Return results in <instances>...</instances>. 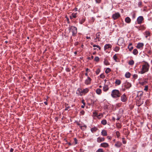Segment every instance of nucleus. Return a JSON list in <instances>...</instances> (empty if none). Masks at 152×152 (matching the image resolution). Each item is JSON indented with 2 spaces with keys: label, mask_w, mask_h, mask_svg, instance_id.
<instances>
[{
  "label": "nucleus",
  "mask_w": 152,
  "mask_h": 152,
  "mask_svg": "<svg viewBox=\"0 0 152 152\" xmlns=\"http://www.w3.org/2000/svg\"><path fill=\"white\" fill-rule=\"evenodd\" d=\"M121 95V94L118 90H113L111 92V96L114 98H119L120 97Z\"/></svg>",
  "instance_id": "nucleus-1"
},
{
  "label": "nucleus",
  "mask_w": 152,
  "mask_h": 152,
  "mask_svg": "<svg viewBox=\"0 0 152 152\" xmlns=\"http://www.w3.org/2000/svg\"><path fill=\"white\" fill-rule=\"evenodd\" d=\"M149 65L148 63L146 62L145 64L142 65V70L141 71V73L143 74L148 71Z\"/></svg>",
  "instance_id": "nucleus-2"
},
{
  "label": "nucleus",
  "mask_w": 152,
  "mask_h": 152,
  "mask_svg": "<svg viewBox=\"0 0 152 152\" xmlns=\"http://www.w3.org/2000/svg\"><path fill=\"white\" fill-rule=\"evenodd\" d=\"M71 29L72 33V35L73 36H75L77 32V28L75 26H72Z\"/></svg>",
  "instance_id": "nucleus-3"
},
{
  "label": "nucleus",
  "mask_w": 152,
  "mask_h": 152,
  "mask_svg": "<svg viewBox=\"0 0 152 152\" xmlns=\"http://www.w3.org/2000/svg\"><path fill=\"white\" fill-rule=\"evenodd\" d=\"M123 86L126 89H128L131 87L132 85L130 83L126 82L123 84Z\"/></svg>",
  "instance_id": "nucleus-4"
},
{
  "label": "nucleus",
  "mask_w": 152,
  "mask_h": 152,
  "mask_svg": "<svg viewBox=\"0 0 152 152\" xmlns=\"http://www.w3.org/2000/svg\"><path fill=\"white\" fill-rule=\"evenodd\" d=\"M120 16V15L119 13L117 12L113 15L112 18L114 20H115L118 18Z\"/></svg>",
  "instance_id": "nucleus-5"
},
{
  "label": "nucleus",
  "mask_w": 152,
  "mask_h": 152,
  "mask_svg": "<svg viewBox=\"0 0 152 152\" xmlns=\"http://www.w3.org/2000/svg\"><path fill=\"white\" fill-rule=\"evenodd\" d=\"M127 100L126 95L124 94L121 96V100L123 102H125Z\"/></svg>",
  "instance_id": "nucleus-6"
},
{
  "label": "nucleus",
  "mask_w": 152,
  "mask_h": 152,
  "mask_svg": "<svg viewBox=\"0 0 152 152\" xmlns=\"http://www.w3.org/2000/svg\"><path fill=\"white\" fill-rule=\"evenodd\" d=\"M144 18L142 16H139L137 19V23L138 24H141Z\"/></svg>",
  "instance_id": "nucleus-7"
},
{
  "label": "nucleus",
  "mask_w": 152,
  "mask_h": 152,
  "mask_svg": "<svg viewBox=\"0 0 152 152\" xmlns=\"http://www.w3.org/2000/svg\"><path fill=\"white\" fill-rule=\"evenodd\" d=\"M76 94H77L78 95H80V96H82L83 95V91L82 90L81 88H78L77 90L76 91Z\"/></svg>",
  "instance_id": "nucleus-8"
},
{
  "label": "nucleus",
  "mask_w": 152,
  "mask_h": 152,
  "mask_svg": "<svg viewBox=\"0 0 152 152\" xmlns=\"http://www.w3.org/2000/svg\"><path fill=\"white\" fill-rule=\"evenodd\" d=\"M91 78L89 77L88 76L87 77V79H86L85 82V83L86 85H88L90 84L91 83Z\"/></svg>",
  "instance_id": "nucleus-9"
},
{
  "label": "nucleus",
  "mask_w": 152,
  "mask_h": 152,
  "mask_svg": "<svg viewBox=\"0 0 152 152\" xmlns=\"http://www.w3.org/2000/svg\"><path fill=\"white\" fill-rule=\"evenodd\" d=\"M112 46L111 45L108 44H106L104 46V50L106 51L107 49L110 48L111 49Z\"/></svg>",
  "instance_id": "nucleus-10"
},
{
  "label": "nucleus",
  "mask_w": 152,
  "mask_h": 152,
  "mask_svg": "<svg viewBox=\"0 0 152 152\" xmlns=\"http://www.w3.org/2000/svg\"><path fill=\"white\" fill-rule=\"evenodd\" d=\"M143 46V43H139L137 44L136 47L138 49H142Z\"/></svg>",
  "instance_id": "nucleus-11"
},
{
  "label": "nucleus",
  "mask_w": 152,
  "mask_h": 152,
  "mask_svg": "<svg viewBox=\"0 0 152 152\" xmlns=\"http://www.w3.org/2000/svg\"><path fill=\"white\" fill-rule=\"evenodd\" d=\"M109 146V144L108 143L106 142H104L101 143L100 144V146L104 147V148H107Z\"/></svg>",
  "instance_id": "nucleus-12"
},
{
  "label": "nucleus",
  "mask_w": 152,
  "mask_h": 152,
  "mask_svg": "<svg viewBox=\"0 0 152 152\" xmlns=\"http://www.w3.org/2000/svg\"><path fill=\"white\" fill-rule=\"evenodd\" d=\"M105 140V138L104 137L101 138L100 137H98L97 139V141L100 143L104 141Z\"/></svg>",
  "instance_id": "nucleus-13"
},
{
  "label": "nucleus",
  "mask_w": 152,
  "mask_h": 152,
  "mask_svg": "<svg viewBox=\"0 0 152 152\" xmlns=\"http://www.w3.org/2000/svg\"><path fill=\"white\" fill-rule=\"evenodd\" d=\"M132 43H129L128 47V48L129 49V50L130 51H131L133 49V47L132 46Z\"/></svg>",
  "instance_id": "nucleus-14"
},
{
  "label": "nucleus",
  "mask_w": 152,
  "mask_h": 152,
  "mask_svg": "<svg viewBox=\"0 0 152 152\" xmlns=\"http://www.w3.org/2000/svg\"><path fill=\"white\" fill-rule=\"evenodd\" d=\"M122 145V144L121 143V142H117L115 144V145L117 148H119L120 147L121 145Z\"/></svg>",
  "instance_id": "nucleus-15"
},
{
  "label": "nucleus",
  "mask_w": 152,
  "mask_h": 152,
  "mask_svg": "<svg viewBox=\"0 0 152 152\" xmlns=\"http://www.w3.org/2000/svg\"><path fill=\"white\" fill-rule=\"evenodd\" d=\"M143 91H139L137 93V97H140V98L143 95Z\"/></svg>",
  "instance_id": "nucleus-16"
},
{
  "label": "nucleus",
  "mask_w": 152,
  "mask_h": 152,
  "mask_svg": "<svg viewBox=\"0 0 152 152\" xmlns=\"http://www.w3.org/2000/svg\"><path fill=\"white\" fill-rule=\"evenodd\" d=\"M100 32H98L96 34V38L95 39V40H96V39H98V41H100Z\"/></svg>",
  "instance_id": "nucleus-17"
},
{
  "label": "nucleus",
  "mask_w": 152,
  "mask_h": 152,
  "mask_svg": "<svg viewBox=\"0 0 152 152\" xmlns=\"http://www.w3.org/2000/svg\"><path fill=\"white\" fill-rule=\"evenodd\" d=\"M109 87L107 85H104V86L103 87V90L106 92L109 90Z\"/></svg>",
  "instance_id": "nucleus-18"
},
{
  "label": "nucleus",
  "mask_w": 152,
  "mask_h": 152,
  "mask_svg": "<svg viewBox=\"0 0 152 152\" xmlns=\"http://www.w3.org/2000/svg\"><path fill=\"white\" fill-rule=\"evenodd\" d=\"M98 130V128L95 126H94L93 128H91V130L92 132L94 133L96 132Z\"/></svg>",
  "instance_id": "nucleus-19"
},
{
  "label": "nucleus",
  "mask_w": 152,
  "mask_h": 152,
  "mask_svg": "<svg viewBox=\"0 0 152 152\" xmlns=\"http://www.w3.org/2000/svg\"><path fill=\"white\" fill-rule=\"evenodd\" d=\"M102 134L104 136H105L107 135V133L106 130H103L101 132Z\"/></svg>",
  "instance_id": "nucleus-20"
},
{
  "label": "nucleus",
  "mask_w": 152,
  "mask_h": 152,
  "mask_svg": "<svg viewBox=\"0 0 152 152\" xmlns=\"http://www.w3.org/2000/svg\"><path fill=\"white\" fill-rule=\"evenodd\" d=\"M125 22L128 23H129L131 22V19L129 17H127L125 19Z\"/></svg>",
  "instance_id": "nucleus-21"
},
{
  "label": "nucleus",
  "mask_w": 152,
  "mask_h": 152,
  "mask_svg": "<svg viewBox=\"0 0 152 152\" xmlns=\"http://www.w3.org/2000/svg\"><path fill=\"white\" fill-rule=\"evenodd\" d=\"M89 91V89L87 88H86L82 90L83 94H84L87 93Z\"/></svg>",
  "instance_id": "nucleus-22"
},
{
  "label": "nucleus",
  "mask_w": 152,
  "mask_h": 152,
  "mask_svg": "<svg viewBox=\"0 0 152 152\" xmlns=\"http://www.w3.org/2000/svg\"><path fill=\"white\" fill-rule=\"evenodd\" d=\"M145 37L147 38L148 37V36H150L151 34V33L150 31H145Z\"/></svg>",
  "instance_id": "nucleus-23"
},
{
  "label": "nucleus",
  "mask_w": 152,
  "mask_h": 152,
  "mask_svg": "<svg viewBox=\"0 0 152 152\" xmlns=\"http://www.w3.org/2000/svg\"><path fill=\"white\" fill-rule=\"evenodd\" d=\"M77 13H72V16H70V18L71 19H72L73 18H75L76 17Z\"/></svg>",
  "instance_id": "nucleus-24"
},
{
  "label": "nucleus",
  "mask_w": 152,
  "mask_h": 152,
  "mask_svg": "<svg viewBox=\"0 0 152 152\" xmlns=\"http://www.w3.org/2000/svg\"><path fill=\"white\" fill-rule=\"evenodd\" d=\"M96 94L98 95H100L102 93V90L100 88H97L96 90Z\"/></svg>",
  "instance_id": "nucleus-25"
},
{
  "label": "nucleus",
  "mask_w": 152,
  "mask_h": 152,
  "mask_svg": "<svg viewBox=\"0 0 152 152\" xmlns=\"http://www.w3.org/2000/svg\"><path fill=\"white\" fill-rule=\"evenodd\" d=\"M104 64L106 65H109L110 64V63L106 59H104Z\"/></svg>",
  "instance_id": "nucleus-26"
},
{
  "label": "nucleus",
  "mask_w": 152,
  "mask_h": 152,
  "mask_svg": "<svg viewBox=\"0 0 152 152\" xmlns=\"http://www.w3.org/2000/svg\"><path fill=\"white\" fill-rule=\"evenodd\" d=\"M121 81L120 80L117 79L116 80L115 83L117 85H119L121 84Z\"/></svg>",
  "instance_id": "nucleus-27"
},
{
  "label": "nucleus",
  "mask_w": 152,
  "mask_h": 152,
  "mask_svg": "<svg viewBox=\"0 0 152 152\" xmlns=\"http://www.w3.org/2000/svg\"><path fill=\"white\" fill-rule=\"evenodd\" d=\"M132 53L134 55H137L138 53L137 50L136 49H134L133 50Z\"/></svg>",
  "instance_id": "nucleus-28"
},
{
  "label": "nucleus",
  "mask_w": 152,
  "mask_h": 152,
  "mask_svg": "<svg viewBox=\"0 0 152 152\" xmlns=\"http://www.w3.org/2000/svg\"><path fill=\"white\" fill-rule=\"evenodd\" d=\"M130 73L129 72H126L125 75V76L126 78H129L130 77Z\"/></svg>",
  "instance_id": "nucleus-29"
},
{
  "label": "nucleus",
  "mask_w": 152,
  "mask_h": 152,
  "mask_svg": "<svg viewBox=\"0 0 152 152\" xmlns=\"http://www.w3.org/2000/svg\"><path fill=\"white\" fill-rule=\"evenodd\" d=\"M107 123V121L105 119L101 121V124L103 125H105Z\"/></svg>",
  "instance_id": "nucleus-30"
},
{
  "label": "nucleus",
  "mask_w": 152,
  "mask_h": 152,
  "mask_svg": "<svg viewBox=\"0 0 152 152\" xmlns=\"http://www.w3.org/2000/svg\"><path fill=\"white\" fill-rule=\"evenodd\" d=\"M111 71V69L109 68H107L105 71V72L106 74L110 72Z\"/></svg>",
  "instance_id": "nucleus-31"
},
{
  "label": "nucleus",
  "mask_w": 152,
  "mask_h": 152,
  "mask_svg": "<svg viewBox=\"0 0 152 152\" xmlns=\"http://www.w3.org/2000/svg\"><path fill=\"white\" fill-rule=\"evenodd\" d=\"M134 61L133 60H131L129 61V65H132L134 64Z\"/></svg>",
  "instance_id": "nucleus-32"
},
{
  "label": "nucleus",
  "mask_w": 152,
  "mask_h": 152,
  "mask_svg": "<svg viewBox=\"0 0 152 152\" xmlns=\"http://www.w3.org/2000/svg\"><path fill=\"white\" fill-rule=\"evenodd\" d=\"M120 49V48L118 46H116L114 49V50L115 52H118Z\"/></svg>",
  "instance_id": "nucleus-33"
},
{
  "label": "nucleus",
  "mask_w": 152,
  "mask_h": 152,
  "mask_svg": "<svg viewBox=\"0 0 152 152\" xmlns=\"http://www.w3.org/2000/svg\"><path fill=\"white\" fill-rule=\"evenodd\" d=\"M116 127L118 128H121L122 127L121 125L119 123H118L116 125Z\"/></svg>",
  "instance_id": "nucleus-34"
},
{
  "label": "nucleus",
  "mask_w": 152,
  "mask_h": 152,
  "mask_svg": "<svg viewBox=\"0 0 152 152\" xmlns=\"http://www.w3.org/2000/svg\"><path fill=\"white\" fill-rule=\"evenodd\" d=\"M116 134L117 137H119L120 136V134L119 131H116Z\"/></svg>",
  "instance_id": "nucleus-35"
},
{
  "label": "nucleus",
  "mask_w": 152,
  "mask_h": 152,
  "mask_svg": "<svg viewBox=\"0 0 152 152\" xmlns=\"http://www.w3.org/2000/svg\"><path fill=\"white\" fill-rule=\"evenodd\" d=\"M96 152H104V151L102 148H99L96 151Z\"/></svg>",
  "instance_id": "nucleus-36"
},
{
  "label": "nucleus",
  "mask_w": 152,
  "mask_h": 152,
  "mask_svg": "<svg viewBox=\"0 0 152 152\" xmlns=\"http://www.w3.org/2000/svg\"><path fill=\"white\" fill-rule=\"evenodd\" d=\"M100 71V69L99 68H98L97 69L96 72V75H98Z\"/></svg>",
  "instance_id": "nucleus-37"
},
{
  "label": "nucleus",
  "mask_w": 152,
  "mask_h": 152,
  "mask_svg": "<svg viewBox=\"0 0 152 152\" xmlns=\"http://www.w3.org/2000/svg\"><path fill=\"white\" fill-rule=\"evenodd\" d=\"M122 42L123 43H124V42L123 39H119L118 40V45H119V44L120 43V42Z\"/></svg>",
  "instance_id": "nucleus-38"
},
{
  "label": "nucleus",
  "mask_w": 152,
  "mask_h": 152,
  "mask_svg": "<svg viewBox=\"0 0 152 152\" xmlns=\"http://www.w3.org/2000/svg\"><path fill=\"white\" fill-rule=\"evenodd\" d=\"M94 60L98 62L99 60V58L98 57H95L94 58Z\"/></svg>",
  "instance_id": "nucleus-39"
},
{
  "label": "nucleus",
  "mask_w": 152,
  "mask_h": 152,
  "mask_svg": "<svg viewBox=\"0 0 152 152\" xmlns=\"http://www.w3.org/2000/svg\"><path fill=\"white\" fill-rule=\"evenodd\" d=\"M117 56H116V54H115L113 56V58L114 60H115L116 61H117L116 59H117Z\"/></svg>",
  "instance_id": "nucleus-40"
},
{
  "label": "nucleus",
  "mask_w": 152,
  "mask_h": 152,
  "mask_svg": "<svg viewBox=\"0 0 152 152\" xmlns=\"http://www.w3.org/2000/svg\"><path fill=\"white\" fill-rule=\"evenodd\" d=\"M137 77H138V75L137 74H134L133 75V78L135 79H137Z\"/></svg>",
  "instance_id": "nucleus-41"
},
{
  "label": "nucleus",
  "mask_w": 152,
  "mask_h": 152,
  "mask_svg": "<svg viewBox=\"0 0 152 152\" xmlns=\"http://www.w3.org/2000/svg\"><path fill=\"white\" fill-rule=\"evenodd\" d=\"M85 112L83 110L81 111L80 113V115H84L85 114Z\"/></svg>",
  "instance_id": "nucleus-42"
},
{
  "label": "nucleus",
  "mask_w": 152,
  "mask_h": 152,
  "mask_svg": "<svg viewBox=\"0 0 152 152\" xmlns=\"http://www.w3.org/2000/svg\"><path fill=\"white\" fill-rule=\"evenodd\" d=\"M148 86H146L145 87V88L144 89V91H147L148 89Z\"/></svg>",
  "instance_id": "nucleus-43"
},
{
  "label": "nucleus",
  "mask_w": 152,
  "mask_h": 152,
  "mask_svg": "<svg viewBox=\"0 0 152 152\" xmlns=\"http://www.w3.org/2000/svg\"><path fill=\"white\" fill-rule=\"evenodd\" d=\"M136 13L133 12L132 15V17L133 19H134L135 18Z\"/></svg>",
  "instance_id": "nucleus-44"
},
{
  "label": "nucleus",
  "mask_w": 152,
  "mask_h": 152,
  "mask_svg": "<svg viewBox=\"0 0 152 152\" xmlns=\"http://www.w3.org/2000/svg\"><path fill=\"white\" fill-rule=\"evenodd\" d=\"M100 78H104L105 77V76L103 74H102L100 76Z\"/></svg>",
  "instance_id": "nucleus-45"
},
{
  "label": "nucleus",
  "mask_w": 152,
  "mask_h": 152,
  "mask_svg": "<svg viewBox=\"0 0 152 152\" xmlns=\"http://www.w3.org/2000/svg\"><path fill=\"white\" fill-rule=\"evenodd\" d=\"M138 5L140 7H141L142 5V3L141 1H139L138 3Z\"/></svg>",
  "instance_id": "nucleus-46"
},
{
  "label": "nucleus",
  "mask_w": 152,
  "mask_h": 152,
  "mask_svg": "<svg viewBox=\"0 0 152 152\" xmlns=\"http://www.w3.org/2000/svg\"><path fill=\"white\" fill-rule=\"evenodd\" d=\"M85 21V19H82L81 20L80 22V24H82Z\"/></svg>",
  "instance_id": "nucleus-47"
},
{
  "label": "nucleus",
  "mask_w": 152,
  "mask_h": 152,
  "mask_svg": "<svg viewBox=\"0 0 152 152\" xmlns=\"http://www.w3.org/2000/svg\"><path fill=\"white\" fill-rule=\"evenodd\" d=\"M93 114L95 116H97L98 113L96 112H94L93 113Z\"/></svg>",
  "instance_id": "nucleus-48"
},
{
  "label": "nucleus",
  "mask_w": 152,
  "mask_h": 152,
  "mask_svg": "<svg viewBox=\"0 0 152 152\" xmlns=\"http://www.w3.org/2000/svg\"><path fill=\"white\" fill-rule=\"evenodd\" d=\"M74 140L75 142V144H77V139L76 138H74Z\"/></svg>",
  "instance_id": "nucleus-49"
},
{
  "label": "nucleus",
  "mask_w": 152,
  "mask_h": 152,
  "mask_svg": "<svg viewBox=\"0 0 152 152\" xmlns=\"http://www.w3.org/2000/svg\"><path fill=\"white\" fill-rule=\"evenodd\" d=\"M100 116H103V115L102 113H100L99 115H98V114H97V118H99Z\"/></svg>",
  "instance_id": "nucleus-50"
},
{
  "label": "nucleus",
  "mask_w": 152,
  "mask_h": 152,
  "mask_svg": "<svg viewBox=\"0 0 152 152\" xmlns=\"http://www.w3.org/2000/svg\"><path fill=\"white\" fill-rule=\"evenodd\" d=\"M96 3H101L102 0H95Z\"/></svg>",
  "instance_id": "nucleus-51"
},
{
  "label": "nucleus",
  "mask_w": 152,
  "mask_h": 152,
  "mask_svg": "<svg viewBox=\"0 0 152 152\" xmlns=\"http://www.w3.org/2000/svg\"><path fill=\"white\" fill-rule=\"evenodd\" d=\"M147 53L148 54L151 55V51L150 50H148L147 51Z\"/></svg>",
  "instance_id": "nucleus-52"
},
{
  "label": "nucleus",
  "mask_w": 152,
  "mask_h": 152,
  "mask_svg": "<svg viewBox=\"0 0 152 152\" xmlns=\"http://www.w3.org/2000/svg\"><path fill=\"white\" fill-rule=\"evenodd\" d=\"M82 103L83 105H86V103L85 102V100L84 99H83L82 100Z\"/></svg>",
  "instance_id": "nucleus-53"
},
{
  "label": "nucleus",
  "mask_w": 152,
  "mask_h": 152,
  "mask_svg": "<svg viewBox=\"0 0 152 152\" xmlns=\"http://www.w3.org/2000/svg\"><path fill=\"white\" fill-rule=\"evenodd\" d=\"M66 70L67 72H69L70 71V69L69 68H66Z\"/></svg>",
  "instance_id": "nucleus-54"
},
{
  "label": "nucleus",
  "mask_w": 152,
  "mask_h": 152,
  "mask_svg": "<svg viewBox=\"0 0 152 152\" xmlns=\"http://www.w3.org/2000/svg\"><path fill=\"white\" fill-rule=\"evenodd\" d=\"M147 83L146 81H144V82H142L141 84L142 85H144Z\"/></svg>",
  "instance_id": "nucleus-55"
},
{
  "label": "nucleus",
  "mask_w": 152,
  "mask_h": 152,
  "mask_svg": "<svg viewBox=\"0 0 152 152\" xmlns=\"http://www.w3.org/2000/svg\"><path fill=\"white\" fill-rule=\"evenodd\" d=\"M69 108H70L69 106L66 107V108H65L64 110H68L69 109Z\"/></svg>",
  "instance_id": "nucleus-56"
},
{
  "label": "nucleus",
  "mask_w": 152,
  "mask_h": 152,
  "mask_svg": "<svg viewBox=\"0 0 152 152\" xmlns=\"http://www.w3.org/2000/svg\"><path fill=\"white\" fill-rule=\"evenodd\" d=\"M13 151L14 149L12 148H11L10 150V152H13Z\"/></svg>",
  "instance_id": "nucleus-57"
},
{
  "label": "nucleus",
  "mask_w": 152,
  "mask_h": 152,
  "mask_svg": "<svg viewBox=\"0 0 152 152\" xmlns=\"http://www.w3.org/2000/svg\"><path fill=\"white\" fill-rule=\"evenodd\" d=\"M117 106H118V107H120L121 106V104L118 103L117 104Z\"/></svg>",
  "instance_id": "nucleus-58"
},
{
  "label": "nucleus",
  "mask_w": 152,
  "mask_h": 152,
  "mask_svg": "<svg viewBox=\"0 0 152 152\" xmlns=\"http://www.w3.org/2000/svg\"><path fill=\"white\" fill-rule=\"evenodd\" d=\"M76 123H77V125H78V126H80V124L77 121L76 122Z\"/></svg>",
  "instance_id": "nucleus-59"
},
{
  "label": "nucleus",
  "mask_w": 152,
  "mask_h": 152,
  "mask_svg": "<svg viewBox=\"0 0 152 152\" xmlns=\"http://www.w3.org/2000/svg\"><path fill=\"white\" fill-rule=\"evenodd\" d=\"M112 120L114 121H115V118L114 117H113L112 118Z\"/></svg>",
  "instance_id": "nucleus-60"
},
{
  "label": "nucleus",
  "mask_w": 152,
  "mask_h": 152,
  "mask_svg": "<svg viewBox=\"0 0 152 152\" xmlns=\"http://www.w3.org/2000/svg\"><path fill=\"white\" fill-rule=\"evenodd\" d=\"M67 143L69 145V146H71L72 145V144L70 142H67Z\"/></svg>",
  "instance_id": "nucleus-61"
},
{
  "label": "nucleus",
  "mask_w": 152,
  "mask_h": 152,
  "mask_svg": "<svg viewBox=\"0 0 152 152\" xmlns=\"http://www.w3.org/2000/svg\"><path fill=\"white\" fill-rule=\"evenodd\" d=\"M98 46V45H93V46L94 47H97Z\"/></svg>",
  "instance_id": "nucleus-62"
},
{
  "label": "nucleus",
  "mask_w": 152,
  "mask_h": 152,
  "mask_svg": "<svg viewBox=\"0 0 152 152\" xmlns=\"http://www.w3.org/2000/svg\"><path fill=\"white\" fill-rule=\"evenodd\" d=\"M88 71H90V70L88 68H86V72H88Z\"/></svg>",
  "instance_id": "nucleus-63"
},
{
  "label": "nucleus",
  "mask_w": 152,
  "mask_h": 152,
  "mask_svg": "<svg viewBox=\"0 0 152 152\" xmlns=\"http://www.w3.org/2000/svg\"><path fill=\"white\" fill-rule=\"evenodd\" d=\"M123 142L124 144H125L126 143V141H125L124 140L123 141Z\"/></svg>",
  "instance_id": "nucleus-64"
}]
</instances>
